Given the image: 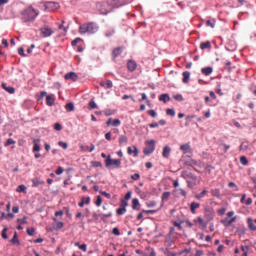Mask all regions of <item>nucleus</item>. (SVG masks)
Returning <instances> with one entry per match:
<instances>
[{
	"label": "nucleus",
	"mask_w": 256,
	"mask_h": 256,
	"mask_svg": "<svg viewBox=\"0 0 256 256\" xmlns=\"http://www.w3.org/2000/svg\"><path fill=\"white\" fill-rule=\"evenodd\" d=\"M97 31H99V26L95 22L84 23L79 27L80 35H95Z\"/></svg>",
	"instance_id": "obj_1"
},
{
	"label": "nucleus",
	"mask_w": 256,
	"mask_h": 256,
	"mask_svg": "<svg viewBox=\"0 0 256 256\" xmlns=\"http://www.w3.org/2000/svg\"><path fill=\"white\" fill-rule=\"evenodd\" d=\"M22 21L24 23H30L34 21L39 16V11L35 10L32 6L26 8L21 12Z\"/></svg>",
	"instance_id": "obj_2"
},
{
	"label": "nucleus",
	"mask_w": 256,
	"mask_h": 256,
	"mask_svg": "<svg viewBox=\"0 0 256 256\" xmlns=\"http://www.w3.org/2000/svg\"><path fill=\"white\" fill-rule=\"evenodd\" d=\"M105 165L107 169L113 166H115L116 169H121V159H112L111 155H108L107 159H105Z\"/></svg>",
	"instance_id": "obj_3"
},
{
	"label": "nucleus",
	"mask_w": 256,
	"mask_h": 256,
	"mask_svg": "<svg viewBox=\"0 0 256 256\" xmlns=\"http://www.w3.org/2000/svg\"><path fill=\"white\" fill-rule=\"evenodd\" d=\"M146 145H149L144 148L143 153L144 155H151L155 152V140L146 141Z\"/></svg>",
	"instance_id": "obj_4"
},
{
	"label": "nucleus",
	"mask_w": 256,
	"mask_h": 256,
	"mask_svg": "<svg viewBox=\"0 0 256 256\" xmlns=\"http://www.w3.org/2000/svg\"><path fill=\"white\" fill-rule=\"evenodd\" d=\"M59 7L61 6L59 5L58 2L49 1V2H45L44 4L45 11H57Z\"/></svg>",
	"instance_id": "obj_5"
},
{
	"label": "nucleus",
	"mask_w": 256,
	"mask_h": 256,
	"mask_svg": "<svg viewBox=\"0 0 256 256\" xmlns=\"http://www.w3.org/2000/svg\"><path fill=\"white\" fill-rule=\"evenodd\" d=\"M226 51L229 53H233L234 51H237V44L235 41L230 40L226 45H225Z\"/></svg>",
	"instance_id": "obj_6"
},
{
	"label": "nucleus",
	"mask_w": 256,
	"mask_h": 256,
	"mask_svg": "<svg viewBox=\"0 0 256 256\" xmlns=\"http://www.w3.org/2000/svg\"><path fill=\"white\" fill-rule=\"evenodd\" d=\"M181 177L182 179H192V181H197V176L193 174V172L182 171Z\"/></svg>",
	"instance_id": "obj_7"
},
{
	"label": "nucleus",
	"mask_w": 256,
	"mask_h": 256,
	"mask_svg": "<svg viewBox=\"0 0 256 256\" xmlns=\"http://www.w3.org/2000/svg\"><path fill=\"white\" fill-rule=\"evenodd\" d=\"M40 32H41L42 37H45V38L51 37V35H53V33H55V31H53V29L47 28V27L40 28Z\"/></svg>",
	"instance_id": "obj_8"
},
{
	"label": "nucleus",
	"mask_w": 256,
	"mask_h": 256,
	"mask_svg": "<svg viewBox=\"0 0 256 256\" xmlns=\"http://www.w3.org/2000/svg\"><path fill=\"white\" fill-rule=\"evenodd\" d=\"M107 127H119L121 125V120H119V118L114 119L113 118H109L108 121L106 122Z\"/></svg>",
	"instance_id": "obj_9"
},
{
	"label": "nucleus",
	"mask_w": 256,
	"mask_h": 256,
	"mask_svg": "<svg viewBox=\"0 0 256 256\" xmlns=\"http://www.w3.org/2000/svg\"><path fill=\"white\" fill-rule=\"evenodd\" d=\"M127 69L130 73L137 71V62L135 60H128Z\"/></svg>",
	"instance_id": "obj_10"
},
{
	"label": "nucleus",
	"mask_w": 256,
	"mask_h": 256,
	"mask_svg": "<svg viewBox=\"0 0 256 256\" xmlns=\"http://www.w3.org/2000/svg\"><path fill=\"white\" fill-rule=\"evenodd\" d=\"M128 155H133V157H139V148L137 146H130L127 149Z\"/></svg>",
	"instance_id": "obj_11"
},
{
	"label": "nucleus",
	"mask_w": 256,
	"mask_h": 256,
	"mask_svg": "<svg viewBox=\"0 0 256 256\" xmlns=\"http://www.w3.org/2000/svg\"><path fill=\"white\" fill-rule=\"evenodd\" d=\"M64 79H66V81H77V79H79V76L75 72H69L65 74Z\"/></svg>",
	"instance_id": "obj_12"
},
{
	"label": "nucleus",
	"mask_w": 256,
	"mask_h": 256,
	"mask_svg": "<svg viewBox=\"0 0 256 256\" xmlns=\"http://www.w3.org/2000/svg\"><path fill=\"white\" fill-rule=\"evenodd\" d=\"M39 143H41V139L33 140V148H32L33 153H39V151H41V146L39 145Z\"/></svg>",
	"instance_id": "obj_13"
},
{
	"label": "nucleus",
	"mask_w": 256,
	"mask_h": 256,
	"mask_svg": "<svg viewBox=\"0 0 256 256\" xmlns=\"http://www.w3.org/2000/svg\"><path fill=\"white\" fill-rule=\"evenodd\" d=\"M201 73H202V75L209 77V75H211V73H213V67H211V66L204 67L201 69Z\"/></svg>",
	"instance_id": "obj_14"
},
{
	"label": "nucleus",
	"mask_w": 256,
	"mask_h": 256,
	"mask_svg": "<svg viewBox=\"0 0 256 256\" xmlns=\"http://www.w3.org/2000/svg\"><path fill=\"white\" fill-rule=\"evenodd\" d=\"M46 105H48V107H53V105H55V97L53 95L46 96Z\"/></svg>",
	"instance_id": "obj_15"
},
{
	"label": "nucleus",
	"mask_w": 256,
	"mask_h": 256,
	"mask_svg": "<svg viewBox=\"0 0 256 256\" xmlns=\"http://www.w3.org/2000/svg\"><path fill=\"white\" fill-rule=\"evenodd\" d=\"M118 142L119 146L123 147L124 145H127V143H129V138H127L125 135H120Z\"/></svg>",
	"instance_id": "obj_16"
},
{
	"label": "nucleus",
	"mask_w": 256,
	"mask_h": 256,
	"mask_svg": "<svg viewBox=\"0 0 256 256\" xmlns=\"http://www.w3.org/2000/svg\"><path fill=\"white\" fill-rule=\"evenodd\" d=\"M201 207V204L197 203V202H192L190 204V211L193 215H195V213H197V209H199Z\"/></svg>",
	"instance_id": "obj_17"
},
{
	"label": "nucleus",
	"mask_w": 256,
	"mask_h": 256,
	"mask_svg": "<svg viewBox=\"0 0 256 256\" xmlns=\"http://www.w3.org/2000/svg\"><path fill=\"white\" fill-rule=\"evenodd\" d=\"M169 197H171V192H163L162 196H161V206L159 209H161V207H163V205H165V201H168Z\"/></svg>",
	"instance_id": "obj_18"
},
{
	"label": "nucleus",
	"mask_w": 256,
	"mask_h": 256,
	"mask_svg": "<svg viewBox=\"0 0 256 256\" xmlns=\"http://www.w3.org/2000/svg\"><path fill=\"white\" fill-rule=\"evenodd\" d=\"M121 53H123V47H117L112 51V57L113 59H117V57H119V55H121Z\"/></svg>",
	"instance_id": "obj_19"
},
{
	"label": "nucleus",
	"mask_w": 256,
	"mask_h": 256,
	"mask_svg": "<svg viewBox=\"0 0 256 256\" xmlns=\"http://www.w3.org/2000/svg\"><path fill=\"white\" fill-rule=\"evenodd\" d=\"M170 155H171V148L169 146H165L163 148L162 157L164 159H169Z\"/></svg>",
	"instance_id": "obj_20"
},
{
	"label": "nucleus",
	"mask_w": 256,
	"mask_h": 256,
	"mask_svg": "<svg viewBox=\"0 0 256 256\" xmlns=\"http://www.w3.org/2000/svg\"><path fill=\"white\" fill-rule=\"evenodd\" d=\"M132 209L134 211H139V209H141V204L139 203V199L138 198H134L132 200Z\"/></svg>",
	"instance_id": "obj_21"
},
{
	"label": "nucleus",
	"mask_w": 256,
	"mask_h": 256,
	"mask_svg": "<svg viewBox=\"0 0 256 256\" xmlns=\"http://www.w3.org/2000/svg\"><path fill=\"white\" fill-rule=\"evenodd\" d=\"M2 89H4V91H7V93H10V95H13V93H15V88L13 86H7L6 83H2Z\"/></svg>",
	"instance_id": "obj_22"
},
{
	"label": "nucleus",
	"mask_w": 256,
	"mask_h": 256,
	"mask_svg": "<svg viewBox=\"0 0 256 256\" xmlns=\"http://www.w3.org/2000/svg\"><path fill=\"white\" fill-rule=\"evenodd\" d=\"M159 101H163V103H169L171 101V96L169 94L164 93L159 96Z\"/></svg>",
	"instance_id": "obj_23"
},
{
	"label": "nucleus",
	"mask_w": 256,
	"mask_h": 256,
	"mask_svg": "<svg viewBox=\"0 0 256 256\" xmlns=\"http://www.w3.org/2000/svg\"><path fill=\"white\" fill-rule=\"evenodd\" d=\"M180 151H183L184 155L191 151V145L189 143L182 144L180 146Z\"/></svg>",
	"instance_id": "obj_24"
},
{
	"label": "nucleus",
	"mask_w": 256,
	"mask_h": 256,
	"mask_svg": "<svg viewBox=\"0 0 256 256\" xmlns=\"http://www.w3.org/2000/svg\"><path fill=\"white\" fill-rule=\"evenodd\" d=\"M91 203V197H82L81 201L78 203V206L84 207V205H89Z\"/></svg>",
	"instance_id": "obj_25"
},
{
	"label": "nucleus",
	"mask_w": 256,
	"mask_h": 256,
	"mask_svg": "<svg viewBox=\"0 0 256 256\" xmlns=\"http://www.w3.org/2000/svg\"><path fill=\"white\" fill-rule=\"evenodd\" d=\"M210 193L212 197H216V199H221V190L219 188L211 189Z\"/></svg>",
	"instance_id": "obj_26"
},
{
	"label": "nucleus",
	"mask_w": 256,
	"mask_h": 256,
	"mask_svg": "<svg viewBox=\"0 0 256 256\" xmlns=\"http://www.w3.org/2000/svg\"><path fill=\"white\" fill-rule=\"evenodd\" d=\"M39 185H45V181L39 180V178L32 179V187H39Z\"/></svg>",
	"instance_id": "obj_27"
},
{
	"label": "nucleus",
	"mask_w": 256,
	"mask_h": 256,
	"mask_svg": "<svg viewBox=\"0 0 256 256\" xmlns=\"http://www.w3.org/2000/svg\"><path fill=\"white\" fill-rule=\"evenodd\" d=\"M12 245H21V241H19V237L17 236V232L14 233L12 239L10 240Z\"/></svg>",
	"instance_id": "obj_28"
},
{
	"label": "nucleus",
	"mask_w": 256,
	"mask_h": 256,
	"mask_svg": "<svg viewBox=\"0 0 256 256\" xmlns=\"http://www.w3.org/2000/svg\"><path fill=\"white\" fill-rule=\"evenodd\" d=\"M112 5L113 7H123V5H125V0H112Z\"/></svg>",
	"instance_id": "obj_29"
},
{
	"label": "nucleus",
	"mask_w": 256,
	"mask_h": 256,
	"mask_svg": "<svg viewBox=\"0 0 256 256\" xmlns=\"http://www.w3.org/2000/svg\"><path fill=\"white\" fill-rule=\"evenodd\" d=\"M183 83H189V79H190V77H191V72H189V71H184L183 72Z\"/></svg>",
	"instance_id": "obj_30"
},
{
	"label": "nucleus",
	"mask_w": 256,
	"mask_h": 256,
	"mask_svg": "<svg viewBox=\"0 0 256 256\" xmlns=\"http://www.w3.org/2000/svg\"><path fill=\"white\" fill-rule=\"evenodd\" d=\"M247 223L250 231H256V225L253 223V218H248Z\"/></svg>",
	"instance_id": "obj_31"
},
{
	"label": "nucleus",
	"mask_w": 256,
	"mask_h": 256,
	"mask_svg": "<svg viewBox=\"0 0 256 256\" xmlns=\"http://www.w3.org/2000/svg\"><path fill=\"white\" fill-rule=\"evenodd\" d=\"M65 109L68 110L69 113L75 111V104L73 102H69L65 105Z\"/></svg>",
	"instance_id": "obj_32"
},
{
	"label": "nucleus",
	"mask_w": 256,
	"mask_h": 256,
	"mask_svg": "<svg viewBox=\"0 0 256 256\" xmlns=\"http://www.w3.org/2000/svg\"><path fill=\"white\" fill-rule=\"evenodd\" d=\"M200 49H202V50L211 49V42L210 41L202 42L200 44Z\"/></svg>",
	"instance_id": "obj_33"
},
{
	"label": "nucleus",
	"mask_w": 256,
	"mask_h": 256,
	"mask_svg": "<svg viewBox=\"0 0 256 256\" xmlns=\"http://www.w3.org/2000/svg\"><path fill=\"white\" fill-rule=\"evenodd\" d=\"M184 223H185V221H183V220L174 221L173 225H174V227H177L179 229V231H181L183 229L182 224H184Z\"/></svg>",
	"instance_id": "obj_34"
},
{
	"label": "nucleus",
	"mask_w": 256,
	"mask_h": 256,
	"mask_svg": "<svg viewBox=\"0 0 256 256\" xmlns=\"http://www.w3.org/2000/svg\"><path fill=\"white\" fill-rule=\"evenodd\" d=\"M172 97L175 101H178L179 103L185 101V98H183L182 94H174Z\"/></svg>",
	"instance_id": "obj_35"
},
{
	"label": "nucleus",
	"mask_w": 256,
	"mask_h": 256,
	"mask_svg": "<svg viewBox=\"0 0 256 256\" xmlns=\"http://www.w3.org/2000/svg\"><path fill=\"white\" fill-rule=\"evenodd\" d=\"M205 195H207V190H203L201 193L195 194V199H197L198 201H201V199H203Z\"/></svg>",
	"instance_id": "obj_36"
},
{
	"label": "nucleus",
	"mask_w": 256,
	"mask_h": 256,
	"mask_svg": "<svg viewBox=\"0 0 256 256\" xmlns=\"http://www.w3.org/2000/svg\"><path fill=\"white\" fill-rule=\"evenodd\" d=\"M220 223H222V225H224V227H231V222H230L229 217L222 219L220 221Z\"/></svg>",
	"instance_id": "obj_37"
},
{
	"label": "nucleus",
	"mask_w": 256,
	"mask_h": 256,
	"mask_svg": "<svg viewBox=\"0 0 256 256\" xmlns=\"http://www.w3.org/2000/svg\"><path fill=\"white\" fill-rule=\"evenodd\" d=\"M92 109H99V106L95 102V100H90L89 102V110L92 111Z\"/></svg>",
	"instance_id": "obj_38"
},
{
	"label": "nucleus",
	"mask_w": 256,
	"mask_h": 256,
	"mask_svg": "<svg viewBox=\"0 0 256 256\" xmlns=\"http://www.w3.org/2000/svg\"><path fill=\"white\" fill-rule=\"evenodd\" d=\"M215 19H212V20H207L206 21V27H211V29H215Z\"/></svg>",
	"instance_id": "obj_39"
},
{
	"label": "nucleus",
	"mask_w": 256,
	"mask_h": 256,
	"mask_svg": "<svg viewBox=\"0 0 256 256\" xmlns=\"http://www.w3.org/2000/svg\"><path fill=\"white\" fill-rule=\"evenodd\" d=\"M75 247H78V249H81V251H87V244H80L79 242H76Z\"/></svg>",
	"instance_id": "obj_40"
},
{
	"label": "nucleus",
	"mask_w": 256,
	"mask_h": 256,
	"mask_svg": "<svg viewBox=\"0 0 256 256\" xmlns=\"http://www.w3.org/2000/svg\"><path fill=\"white\" fill-rule=\"evenodd\" d=\"M16 191H17L18 193H25V192L27 191V186L21 184V185H19V186L17 187Z\"/></svg>",
	"instance_id": "obj_41"
},
{
	"label": "nucleus",
	"mask_w": 256,
	"mask_h": 256,
	"mask_svg": "<svg viewBox=\"0 0 256 256\" xmlns=\"http://www.w3.org/2000/svg\"><path fill=\"white\" fill-rule=\"evenodd\" d=\"M116 213L117 215H125L127 213V208H123L120 206V208L116 210Z\"/></svg>",
	"instance_id": "obj_42"
},
{
	"label": "nucleus",
	"mask_w": 256,
	"mask_h": 256,
	"mask_svg": "<svg viewBox=\"0 0 256 256\" xmlns=\"http://www.w3.org/2000/svg\"><path fill=\"white\" fill-rule=\"evenodd\" d=\"M102 204H103V198L98 195L96 197L95 205H96V207H101Z\"/></svg>",
	"instance_id": "obj_43"
},
{
	"label": "nucleus",
	"mask_w": 256,
	"mask_h": 256,
	"mask_svg": "<svg viewBox=\"0 0 256 256\" xmlns=\"http://www.w3.org/2000/svg\"><path fill=\"white\" fill-rule=\"evenodd\" d=\"M240 163H241V165L247 166V165H249V160H247L246 156H241Z\"/></svg>",
	"instance_id": "obj_44"
},
{
	"label": "nucleus",
	"mask_w": 256,
	"mask_h": 256,
	"mask_svg": "<svg viewBox=\"0 0 256 256\" xmlns=\"http://www.w3.org/2000/svg\"><path fill=\"white\" fill-rule=\"evenodd\" d=\"M101 220L105 221V219H109V217H113V212H109L107 214H100Z\"/></svg>",
	"instance_id": "obj_45"
},
{
	"label": "nucleus",
	"mask_w": 256,
	"mask_h": 256,
	"mask_svg": "<svg viewBox=\"0 0 256 256\" xmlns=\"http://www.w3.org/2000/svg\"><path fill=\"white\" fill-rule=\"evenodd\" d=\"M166 115H168L170 117H175V109H173V108L166 109Z\"/></svg>",
	"instance_id": "obj_46"
},
{
	"label": "nucleus",
	"mask_w": 256,
	"mask_h": 256,
	"mask_svg": "<svg viewBox=\"0 0 256 256\" xmlns=\"http://www.w3.org/2000/svg\"><path fill=\"white\" fill-rule=\"evenodd\" d=\"M7 231H9V228L5 226L2 230V239H9V236L7 235Z\"/></svg>",
	"instance_id": "obj_47"
},
{
	"label": "nucleus",
	"mask_w": 256,
	"mask_h": 256,
	"mask_svg": "<svg viewBox=\"0 0 256 256\" xmlns=\"http://www.w3.org/2000/svg\"><path fill=\"white\" fill-rule=\"evenodd\" d=\"M17 223H20V225H27V216H24L23 218H18Z\"/></svg>",
	"instance_id": "obj_48"
},
{
	"label": "nucleus",
	"mask_w": 256,
	"mask_h": 256,
	"mask_svg": "<svg viewBox=\"0 0 256 256\" xmlns=\"http://www.w3.org/2000/svg\"><path fill=\"white\" fill-rule=\"evenodd\" d=\"M104 114H105L106 117H111V115H115V111L112 110V109H106L104 111Z\"/></svg>",
	"instance_id": "obj_49"
},
{
	"label": "nucleus",
	"mask_w": 256,
	"mask_h": 256,
	"mask_svg": "<svg viewBox=\"0 0 256 256\" xmlns=\"http://www.w3.org/2000/svg\"><path fill=\"white\" fill-rule=\"evenodd\" d=\"M54 221L56 222V229H63L64 223L61 221H57V218H54Z\"/></svg>",
	"instance_id": "obj_50"
},
{
	"label": "nucleus",
	"mask_w": 256,
	"mask_h": 256,
	"mask_svg": "<svg viewBox=\"0 0 256 256\" xmlns=\"http://www.w3.org/2000/svg\"><path fill=\"white\" fill-rule=\"evenodd\" d=\"M194 118H195V115H188V116H186L185 126L189 127V124L191 123V119H194Z\"/></svg>",
	"instance_id": "obj_51"
},
{
	"label": "nucleus",
	"mask_w": 256,
	"mask_h": 256,
	"mask_svg": "<svg viewBox=\"0 0 256 256\" xmlns=\"http://www.w3.org/2000/svg\"><path fill=\"white\" fill-rule=\"evenodd\" d=\"M122 99H123V101H127V99H131V101H133V103H135V101H136L135 98L133 97V95H127V94L123 95Z\"/></svg>",
	"instance_id": "obj_52"
},
{
	"label": "nucleus",
	"mask_w": 256,
	"mask_h": 256,
	"mask_svg": "<svg viewBox=\"0 0 256 256\" xmlns=\"http://www.w3.org/2000/svg\"><path fill=\"white\" fill-rule=\"evenodd\" d=\"M15 140H13L12 138H9L5 144H4V147H9V145H15Z\"/></svg>",
	"instance_id": "obj_53"
},
{
	"label": "nucleus",
	"mask_w": 256,
	"mask_h": 256,
	"mask_svg": "<svg viewBox=\"0 0 256 256\" xmlns=\"http://www.w3.org/2000/svg\"><path fill=\"white\" fill-rule=\"evenodd\" d=\"M112 235H115L116 237H119V235H121V231H119L118 227H114L112 229Z\"/></svg>",
	"instance_id": "obj_54"
},
{
	"label": "nucleus",
	"mask_w": 256,
	"mask_h": 256,
	"mask_svg": "<svg viewBox=\"0 0 256 256\" xmlns=\"http://www.w3.org/2000/svg\"><path fill=\"white\" fill-rule=\"evenodd\" d=\"M132 181H139L141 179L140 173H135L134 175H131Z\"/></svg>",
	"instance_id": "obj_55"
},
{
	"label": "nucleus",
	"mask_w": 256,
	"mask_h": 256,
	"mask_svg": "<svg viewBox=\"0 0 256 256\" xmlns=\"http://www.w3.org/2000/svg\"><path fill=\"white\" fill-rule=\"evenodd\" d=\"M54 129L55 131H63V126L61 125V123L57 122L54 124Z\"/></svg>",
	"instance_id": "obj_56"
},
{
	"label": "nucleus",
	"mask_w": 256,
	"mask_h": 256,
	"mask_svg": "<svg viewBox=\"0 0 256 256\" xmlns=\"http://www.w3.org/2000/svg\"><path fill=\"white\" fill-rule=\"evenodd\" d=\"M18 54L21 57H27V54H25V49H23V47L18 48Z\"/></svg>",
	"instance_id": "obj_57"
},
{
	"label": "nucleus",
	"mask_w": 256,
	"mask_h": 256,
	"mask_svg": "<svg viewBox=\"0 0 256 256\" xmlns=\"http://www.w3.org/2000/svg\"><path fill=\"white\" fill-rule=\"evenodd\" d=\"M127 205H129V202H127L125 199H122L120 202V207L127 209Z\"/></svg>",
	"instance_id": "obj_58"
},
{
	"label": "nucleus",
	"mask_w": 256,
	"mask_h": 256,
	"mask_svg": "<svg viewBox=\"0 0 256 256\" xmlns=\"http://www.w3.org/2000/svg\"><path fill=\"white\" fill-rule=\"evenodd\" d=\"M148 115H150V117H152L153 119H155V117H157V112L155 110H148L147 111Z\"/></svg>",
	"instance_id": "obj_59"
},
{
	"label": "nucleus",
	"mask_w": 256,
	"mask_h": 256,
	"mask_svg": "<svg viewBox=\"0 0 256 256\" xmlns=\"http://www.w3.org/2000/svg\"><path fill=\"white\" fill-rule=\"evenodd\" d=\"M228 187H230V189H232L234 187L235 191H239V186H237V184H235V182H230L228 184Z\"/></svg>",
	"instance_id": "obj_60"
},
{
	"label": "nucleus",
	"mask_w": 256,
	"mask_h": 256,
	"mask_svg": "<svg viewBox=\"0 0 256 256\" xmlns=\"http://www.w3.org/2000/svg\"><path fill=\"white\" fill-rule=\"evenodd\" d=\"M58 145H59V147H62V149H67V147H69V144H67L66 142H63V141H59Z\"/></svg>",
	"instance_id": "obj_61"
},
{
	"label": "nucleus",
	"mask_w": 256,
	"mask_h": 256,
	"mask_svg": "<svg viewBox=\"0 0 256 256\" xmlns=\"http://www.w3.org/2000/svg\"><path fill=\"white\" fill-rule=\"evenodd\" d=\"M27 233L30 237H33L35 235V228H27Z\"/></svg>",
	"instance_id": "obj_62"
},
{
	"label": "nucleus",
	"mask_w": 256,
	"mask_h": 256,
	"mask_svg": "<svg viewBox=\"0 0 256 256\" xmlns=\"http://www.w3.org/2000/svg\"><path fill=\"white\" fill-rule=\"evenodd\" d=\"M113 35H115V30H108L105 33V37H113Z\"/></svg>",
	"instance_id": "obj_63"
},
{
	"label": "nucleus",
	"mask_w": 256,
	"mask_h": 256,
	"mask_svg": "<svg viewBox=\"0 0 256 256\" xmlns=\"http://www.w3.org/2000/svg\"><path fill=\"white\" fill-rule=\"evenodd\" d=\"M92 167H103V164L99 161H93L92 162Z\"/></svg>",
	"instance_id": "obj_64"
}]
</instances>
